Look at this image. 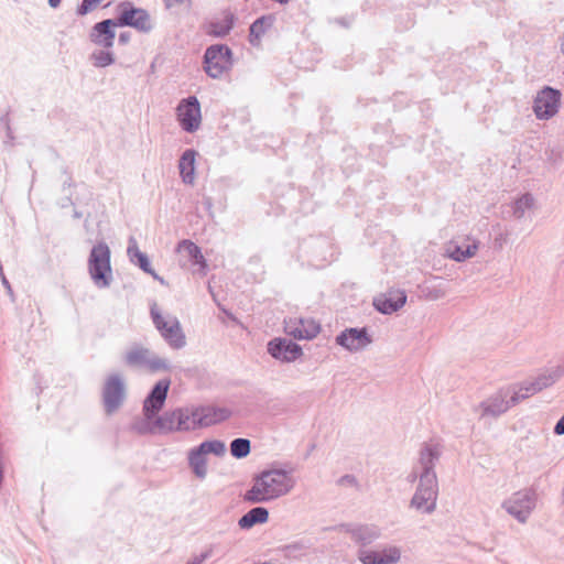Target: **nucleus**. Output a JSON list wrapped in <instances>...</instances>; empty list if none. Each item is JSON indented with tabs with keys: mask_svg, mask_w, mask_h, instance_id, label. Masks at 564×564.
<instances>
[{
	"mask_svg": "<svg viewBox=\"0 0 564 564\" xmlns=\"http://www.w3.org/2000/svg\"><path fill=\"white\" fill-rule=\"evenodd\" d=\"M535 494L532 490H520L502 502V508L520 523H525L535 507Z\"/></svg>",
	"mask_w": 564,
	"mask_h": 564,
	"instance_id": "6e6552de",
	"label": "nucleus"
},
{
	"mask_svg": "<svg viewBox=\"0 0 564 564\" xmlns=\"http://www.w3.org/2000/svg\"><path fill=\"white\" fill-rule=\"evenodd\" d=\"M176 118L180 127L187 133H194L200 128V104L195 96L183 98L176 107Z\"/></svg>",
	"mask_w": 564,
	"mask_h": 564,
	"instance_id": "1a4fd4ad",
	"label": "nucleus"
},
{
	"mask_svg": "<svg viewBox=\"0 0 564 564\" xmlns=\"http://www.w3.org/2000/svg\"><path fill=\"white\" fill-rule=\"evenodd\" d=\"M62 0H48V3L53 7V8H56L59 3H61Z\"/></svg>",
	"mask_w": 564,
	"mask_h": 564,
	"instance_id": "864d4df0",
	"label": "nucleus"
},
{
	"mask_svg": "<svg viewBox=\"0 0 564 564\" xmlns=\"http://www.w3.org/2000/svg\"><path fill=\"white\" fill-rule=\"evenodd\" d=\"M197 447L204 455L213 454L215 456H223L226 453V445L219 440L205 441Z\"/></svg>",
	"mask_w": 564,
	"mask_h": 564,
	"instance_id": "2f4dec72",
	"label": "nucleus"
},
{
	"mask_svg": "<svg viewBox=\"0 0 564 564\" xmlns=\"http://www.w3.org/2000/svg\"><path fill=\"white\" fill-rule=\"evenodd\" d=\"M151 319L165 343L173 349H182L186 345V337L181 323L172 314H163L155 302L150 305Z\"/></svg>",
	"mask_w": 564,
	"mask_h": 564,
	"instance_id": "20e7f679",
	"label": "nucleus"
},
{
	"mask_svg": "<svg viewBox=\"0 0 564 564\" xmlns=\"http://www.w3.org/2000/svg\"><path fill=\"white\" fill-rule=\"evenodd\" d=\"M275 18L272 14H267L258 18L250 25L249 42L256 46L260 43L261 37L270 30L274 24Z\"/></svg>",
	"mask_w": 564,
	"mask_h": 564,
	"instance_id": "5701e85b",
	"label": "nucleus"
},
{
	"mask_svg": "<svg viewBox=\"0 0 564 564\" xmlns=\"http://www.w3.org/2000/svg\"><path fill=\"white\" fill-rule=\"evenodd\" d=\"M200 429L197 422L196 408H177L173 411L164 412L154 420L143 419V432L151 433H172L189 432Z\"/></svg>",
	"mask_w": 564,
	"mask_h": 564,
	"instance_id": "7ed1b4c3",
	"label": "nucleus"
},
{
	"mask_svg": "<svg viewBox=\"0 0 564 564\" xmlns=\"http://www.w3.org/2000/svg\"><path fill=\"white\" fill-rule=\"evenodd\" d=\"M401 558V550L395 545L382 549H360L358 560L362 564H397Z\"/></svg>",
	"mask_w": 564,
	"mask_h": 564,
	"instance_id": "2eb2a0df",
	"label": "nucleus"
},
{
	"mask_svg": "<svg viewBox=\"0 0 564 564\" xmlns=\"http://www.w3.org/2000/svg\"><path fill=\"white\" fill-rule=\"evenodd\" d=\"M188 465L196 477L203 479L207 474L206 455L198 447H194L188 452Z\"/></svg>",
	"mask_w": 564,
	"mask_h": 564,
	"instance_id": "cd10ccee",
	"label": "nucleus"
},
{
	"mask_svg": "<svg viewBox=\"0 0 564 564\" xmlns=\"http://www.w3.org/2000/svg\"><path fill=\"white\" fill-rule=\"evenodd\" d=\"M513 405L511 403V391L510 389H500L482 402H480L475 409L481 410L480 416L497 417L509 410Z\"/></svg>",
	"mask_w": 564,
	"mask_h": 564,
	"instance_id": "4468645a",
	"label": "nucleus"
},
{
	"mask_svg": "<svg viewBox=\"0 0 564 564\" xmlns=\"http://www.w3.org/2000/svg\"><path fill=\"white\" fill-rule=\"evenodd\" d=\"M294 487V479L283 469H267L256 475L243 495V501L265 503L288 495Z\"/></svg>",
	"mask_w": 564,
	"mask_h": 564,
	"instance_id": "f03ea898",
	"label": "nucleus"
},
{
	"mask_svg": "<svg viewBox=\"0 0 564 564\" xmlns=\"http://www.w3.org/2000/svg\"><path fill=\"white\" fill-rule=\"evenodd\" d=\"M152 29V24L150 21V15L147 11L143 10V33L148 32Z\"/></svg>",
	"mask_w": 564,
	"mask_h": 564,
	"instance_id": "c03bdc74",
	"label": "nucleus"
},
{
	"mask_svg": "<svg viewBox=\"0 0 564 564\" xmlns=\"http://www.w3.org/2000/svg\"><path fill=\"white\" fill-rule=\"evenodd\" d=\"M560 48L562 54L564 55V34L560 37Z\"/></svg>",
	"mask_w": 564,
	"mask_h": 564,
	"instance_id": "603ef678",
	"label": "nucleus"
},
{
	"mask_svg": "<svg viewBox=\"0 0 564 564\" xmlns=\"http://www.w3.org/2000/svg\"><path fill=\"white\" fill-rule=\"evenodd\" d=\"M310 544L305 541H296L279 549L282 557L288 560H300L308 553Z\"/></svg>",
	"mask_w": 564,
	"mask_h": 564,
	"instance_id": "bb28decb",
	"label": "nucleus"
},
{
	"mask_svg": "<svg viewBox=\"0 0 564 564\" xmlns=\"http://www.w3.org/2000/svg\"><path fill=\"white\" fill-rule=\"evenodd\" d=\"M221 552L220 543H210L204 547V550L197 554V556L203 561H207L208 558L219 555Z\"/></svg>",
	"mask_w": 564,
	"mask_h": 564,
	"instance_id": "e433bc0d",
	"label": "nucleus"
},
{
	"mask_svg": "<svg viewBox=\"0 0 564 564\" xmlns=\"http://www.w3.org/2000/svg\"><path fill=\"white\" fill-rule=\"evenodd\" d=\"M166 8H172L175 4H184L191 0H163Z\"/></svg>",
	"mask_w": 564,
	"mask_h": 564,
	"instance_id": "a18cd8bd",
	"label": "nucleus"
},
{
	"mask_svg": "<svg viewBox=\"0 0 564 564\" xmlns=\"http://www.w3.org/2000/svg\"><path fill=\"white\" fill-rule=\"evenodd\" d=\"M89 272L98 286H107L111 280L110 250L107 245L95 246L89 257Z\"/></svg>",
	"mask_w": 564,
	"mask_h": 564,
	"instance_id": "0eeeda50",
	"label": "nucleus"
},
{
	"mask_svg": "<svg viewBox=\"0 0 564 564\" xmlns=\"http://www.w3.org/2000/svg\"><path fill=\"white\" fill-rule=\"evenodd\" d=\"M300 250L308 257V263L315 268H324L335 256L333 243L327 237H312L301 243Z\"/></svg>",
	"mask_w": 564,
	"mask_h": 564,
	"instance_id": "423d86ee",
	"label": "nucleus"
},
{
	"mask_svg": "<svg viewBox=\"0 0 564 564\" xmlns=\"http://www.w3.org/2000/svg\"><path fill=\"white\" fill-rule=\"evenodd\" d=\"M443 295H444V293H443V292L435 291V293L433 294L432 299H434V300H435V299H438V297H441V296H443Z\"/></svg>",
	"mask_w": 564,
	"mask_h": 564,
	"instance_id": "6e6d98bb",
	"label": "nucleus"
},
{
	"mask_svg": "<svg viewBox=\"0 0 564 564\" xmlns=\"http://www.w3.org/2000/svg\"><path fill=\"white\" fill-rule=\"evenodd\" d=\"M422 467L420 465V455L417 456L416 463L413 465L412 471L408 476L409 482H414L415 480L420 481V475L422 474Z\"/></svg>",
	"mask_w": 564,
	"mask_h": 564,
	"instance_id": "ea45409f",
	"label": "nucleus"
},
{
	"mask_svg": "<svg viewBox=\"0 0 564 564\" xmlns=\"http://www.w3.org/2000/svg\"><path fill=\"white\" fill-rule=\"evenodd\" d=\"M155 280H158L161 284H165V281L162 276L155 273V271L152 269V273H150Z\"/></svg>",
	"mask_w": 564,
	"mask_h": 564,
	"instance_id": "8fccbe9b",
	"label": "nucleus"
},
{
	"mask_svg": "<svg viewBox=\"0 0 564 564\" xmlns=\"http://www.w3.org/2000/svg\"><path fill=\"white\" fill-rule=\"evenodd\" d=\"M406 295L404 292L389 293L373 299L375 308L382 314H392L404 306Z\"/></svg>",
	"mask_w": 564,
	"mask_h": 564,
	"instance_id": "a211bd4d",
	"label": "nucleus"
},
{
	"mask_svg": "<svg viewBox=\"0 0 564 564\" xmlns=\"http://www.w3.org/2000/svg\"><path fill=\"white\" fill-rule=\"evenodd\" d=\"M561 376V371L558 369L554 371L543 372L539 375L535 379L532 380V382L535 383V390H543L544 388H547L552 386Z\"/></svg>",
	"mask_w": 564,
	"mask_h": 564,
	"instance_id": "f704fd0d",
	"label": "nucleus"
},
{
	"mask_svg": "<svg viewBox=\"0 0 564 564\" xmlns=\"http://www.w3.org/2000/svg\"><path fill=\"white\" fill-rule=\"evenodd\" d=\"M562 94L558 89L545 86L538 91L533 100V111L538 119L549 120L560 109Z\"/></svg>",
	"mask_w": 564,
	"mask_h": 564,
	"instance_id": "9d476101",
	"label": "nucleus"
},
{
	"mask_svg": "<svg viewBox=\"0 0 564 564\" xmlns=\"http://www.w3.org/2000/svg\"><path fill=\"white\" fill-rule=\"evenodd\" d=\"M533 205V197L531 194H523L512 205V214L517 218L524 216L525 212Z\"/></svg>",
	"mask_w": 564,
	"mask_h": 564,
	"instance_id": "72a5a7b5",
	"label": "nucleus"
},
{
	"mask_svg": "<svg viewBox=\"0 0 564 564\" xmlns=\"http://www.w3.org/2000/svg\"><path fill=\"white\" fill-rule=\"evenodd\" d=\"M204 204L206 205V207H207L208 209H210V208H212V206H213V204H212V199H210V198H205V199H204Z\"/></svg>",
	"mask_w": 564,
	"mask_h": 564,
	"instance_id": "5fc2aeb1",
	"label": "nucleus"
},
{
	"mask_svg": "<svg viewBox=\"0 0 564 564\" xmlns=\"http://www.w3.org/2000/svg\"><path fill=\"white\" fill-rule=\"evenodd\" d=\"M337 482L339 486H350V487L357 486L356 477L354 475H349V474L341 476Z\"/></svg>",
	"mask_w": 564,
	"mask_h": 564,
	"instance_id": "79ce46f5",
	"label": "nucleus"
},
{
	"mask_svg": "<svg viewBox=\"0 0 564 564\" xmlns=\"http://www.w3.org/2000/svg\"><path fill=\"white\" fill-rule=\"evenodd\" d=\"M235 24V15L226 12L223 18L214 19L205 24V33L213 37H225L230 33Z\"/></svg>",
	"mask_w": 564,
	"mask_h": 564,
	"instance_id": "4be33fe9",
	"label": "nucleus"
},
{
	"mask_svg": "<svg viewBox=\"0 0 564 564\" xmlns=\"http://www.w3.org/2000/svg\"><path fill=\"white\" fill-rule=\"evenodd\" d=\"M203 64L210 78H220L232 67V51L226 44H213L206 48Z\"/></svg>",
	"mask_w": 564,
	"mask_h": 564,
	"instance_id": "39448f33",
	"label": "nucleus"
},
{
	"mask_svg": "<svg viewBox=\"0 0 564 564\" xmlns=\"http://www.w3.org/2000/svg\"><path fill=\"white\" fill-rule=\"evenodd\" d=\"M137 14H138V10L123 11L119 19L120 24L137 25L138 24V20L135 19Z\"/></svg>",
	"mask_w": 564,
	"mask_h": 564,
	"instance_id": "58836bf2",
	"label": "nucleus"
},
{
	"mask_svg": "<svg viewBox=\"0 0 564 564\" xmlns=\"http://www.w3.org/2000/svg\"><path fill=\"white\" fill-rule=\"evenodd\" d=\"M268 354L281 362H292L303 354L302 347L286 338L275 337L267 345Z\"/></svg>",
	"mask_w": 564,
	"mask_h": 564,
	"instance_id": "ddd939ff",
	"label": "nucleus"
},
{
	"mask_svg": "<svg viewBox=\"0 0 564 564\" xmlns=\"http://www.w3.org/2000/svg\"><path fill=\"white\" fill-rule=\"evenodd\" d=\"M478 246L477 240L463 245H459L457 241H451L446 245L445 254L456 262H462L474 257Z\"/></svg>",
	"mask_w": 564,
	"mask_h": 564,
	"instance_id": "412c9836",
	"label": "nucleus"
},
{
	"mask_svg": "<svg viewBox=\"0 0 564 564\" xmlns=\"http://www.w3.org/2000/svg\"><path fill=\"white\" fill-rule=\"evenodd\" d=\"M177 252L186 258L192 265L197 267L194 271L200 275H205L207 273L208 264L206 259L204 258L200 248L191 240L184 239L178 242Z\"/></svg>",
	"mask_w": 564,
	"mask_h": 564,
	"instance_id": "dca6fc26",
	"label": "nucleus"
},
{
	"mask_svg": "<svg viewBox=\"0 0 564 564\" xmlns=\"http://www.w3.org/2000/svg\"><path fill=\"white\" fill-rule=\"evenodd\" d=\"M196 408L197 422L200 427H207L220 423L231 415L227 408L213 405H198Z\"/></svg>",
	"mask_w": 564,
	"mask_h": 564,
	"instance_id": "f3484780",
	"label": "nucleus"
},
{
	"mask_svg": "<svg viewBox=\"0 0 564 564\" xmlns=\"http://www.w3.org/2000/svg\"><path fill=\"white\" fill-rule=\"evenodd\" d=\"M101 0H84L82 6L78 8V13L84 15L91 11Z\"/></svg>",
	"mask_w": 564,
	"mask_h": 564,
	"instance_id": "a19ab883",
	"label": "nucleus"
},
{
	"mask_svg": "<svg viewBox=\"0 0 564 564\" xmlns=\"http://www.w3.org/2000/svg\"><path fill=\"white\" fill-rule=\"evenodd\" d=\"M321 330V327L314 321L300 319L299 326H286V332L296 339H312Z\"/></svg>",
	"mask_w": 564,
	"mask_h": 564,
	"instance_id": "393cba45",
	"label": "nucleus"
},
{
	"mask_svg": "<svg viewBox=\"0 0 564 564\" xmlns=\"http://www.w3.org/2000/svg\"><path fill=\"white\" fill-rule=\"evenodd\" d=\"M127 360H128V362H129V364H132V365H133V364H137V361H138V355H137V354H134V352H131V354H129V355L127 356Z\"/></svg>",
	"mask_w": 564,
	"mask_h": 564,
	"instance_id": "de8ad7c7",
	"label": "nucleus"
},
{
	"mask_svg": "<svg viewBox=\"0 0 564 564\" xmlns=\"http://www.w3.org/2000/svg\"><path fill=\"white\" fill-rule=\"evenodd\" d=\"M350 533L354 541L360 543L362 546L370 544L379 536L378 530L368 525H358L354 528Z\"/></svg>",
	"mask_w": 564,
	"mask_h": 564,
	"instance_id": "c85d7f7f",
	"label": "nucleus"
},
{
	"mask_svg": "<svg viewBox=\"0 0 564 564\" xmlns=\"http://www.w3.org/2000/svg\"><path fill=\"white\" fill-rule=\"evenodd\" d=\"M535 387H536L535 383L532 381L523 382L520 386L518 391H513L511 393V403L517 404L521 400H524V399L529 398L530 395H533V394L540 392L539 390H535Z\"/></svg>",
	"mask_w": 564,
	"mask_h": 564,
	"instance_id": "473e14b6",
	"label": "nucleus"
},
{
	"mask_svg": "<svg viewBox=\"0 0 564 564\" xmlns=\"http://www.w3.org/2000/svg\"><path fill=\"white\" fill-rule=\"evenodd\" d=\"M145 352L143 350V367H147L152 373L170 370L171 366L167 359L159 356L147 357Z\"/></svg>",
	"mask_w": 564,
	"mask_h": 564,
	"instance_id": "c756f323",
	"label": "nucleus"
},
{
	"mask_svg": "<svg viewBox=\"0 0 564 564\" xmlns=\"http://www.w3.org/2000/svg\"><path fill=\"white\" fill-rule=\"evenodd\" d=\"M212 525L218 534H226L232 528V520L229 518L217 517L212 520Z\"/></svg>",
	"mask_w": 564,
	"mask_h": 564,
	"instance_id": "c9c22d12",
	"label": "nucleus"
},
{
	"mask_svg": "<svg viewBox=\"0 0 564 564\" xmlns=\"http://www.w3.org/2000/svg\"><path fill=\"white\" fill-rule=\"evenodd\" d=\"M335 343L350 352L364 350L372 343L367 327H349L341 330Z\"/></svg>",
	"mask_w": 564,
	"mask_h": 564,
	"instance_id": "f8f14e48",
	"label": "nucleus"
},
{
	"mask_svg": "<svg viewBox=\"0 0 564 564\" xmlns=\"http://www.w3.org/2000/svg\"><path fill=\"white\" fill-rule=\"evenodd\" d=\"M273 2H276L279 4H286L290 0H272Z\"/></svg>",
	"mask_w": 564,
	"mask_h": 564,
	"instance_id": "4d7b16f0",
	"label": "nucleus"
},
{
	"mask_svg": "<svg viewBox=\"0 0 564 564\" xmlns=\"http://www.w3.org/2000/svg\"><path fill=\"white\" fill-rule=\"evenodd\" d=\"M443 453V445L438 440L432 438L424 442L420 448V465L422 474L420 482L410 501V507L426 514H431L436 509L438 497V481L435 473V465Z\"/></svg>",
	"mask_w": 564,
	"mask_h": 564,
	"instance_id": "f257e3e1",
	"label": "nucleus"
},
{
	"mask_svg": "<svg viewBox=\"0 0 564 564\" xmlns=\"http://www.w3.org/2000/svg\"><path fill=\"white\" fill-rule=\"evenodd\" d=\"M197 152L194 149H186L178 160V171L182 182L193 185L195 181V161Z\"/></svg>",
	"mask_w": 564,
	"mask_h": 564,
	"instance_id": "aec40b11",
	"label": "nucleus"
},
{
	"mask_svg": "<svg viewBox=\"0 0 564 564\" xmlns=\"http://www.w3.org/2000/svg\"><path fill=\"white\" fill-rule=\"evenodd\" d=\"M123 399V386L117 377H110L105 384L104 401L108 412L115 411Z\"/></svg>",
	"mask_w": 564,
	"mask_h": 564,
	"instance_id": "6ab92c4d",
	"label": "nucleus"
},
{
	"mask_svg": "<svg viewBox=\"0 0 564 564\" xmlns=\"http://www.w3.org/2000/svg\"><path fill=\"white\" fill-rule=\"evenodd\" d=\"M268 519L269 511L267 508L254 507L238 520V525L241 530H250L257 524L265 523Z\"/></svg>",
	"mask_w": 564,
	"mask_h": 564,
	"instance_id": "b1692460",
	"label": "nucleus"
},
{
	"mask_svg": "<svg viewBox=\"0 0 564 564\" xmlns=\"http://www.w3.org/2000/svg\"><path fill=\"white\" fill-rule=\"evenodd\" d=\"M143 272L152 273V267L149 258L143 253Z\"/></svg>",
	"mask_w": 564,
	"mask_h": 564,
	"instance_id": "49530a36",
	"label": "nucleus"
},
{
	"mask_svg": "<svg viewBox=\"0 0 564 564\" xmlns=\"http://www.w3.org/2000/svg\"><path fill=\"white\" fill-rule=\"evenodd\" d=\"M128 253L130 256L131 261L134 262L137 265L141 267V252L139 250L137 239L130 240Z\"/></svg>",
	"mask_w": 564,
	"mask_h": 564,
	"instance_id": "4c0bfd02",
	"label": "nucleus"
},
{
	"mask_svg": "<svg viewBox=\"0 0 564 564\" xmlns=\"http://www.w3.org/2000/svg\"><path fill=\"white\" fill-rule=\"evenodd\" d=\"M251 451V443L248 438L238 437L230 443V454L237 459L247 457Z\"/></svg>",
	"mask_w": 564,
	"mask_h": 564,
	"instance_id": "7c9ffc66",
	"label": "nucleus"
},
{
	"mask_svg": "<svg viewBox=\"0 0 564 564\" xmlns=\"http://www.w3.org/2000/svg\"><path fill=\"white\" fill-rule=\"evenodd\" d=\"M116 25L117 23L112 20H105L100 23H97L94 28V41L106 47L111 46L115 37L112 28Z\"/></svg>",
	"mask_w": 564,
	"mask_h": 564,
	"instance_id": "a878e982",
	"label": "nucleus"
},
{
	"mask_svg": "<svg viewBox=\"0 0 564 564\" xmlns=\"http://www.w3.org/2000/svg\"><path fill=\"white\" fill-rule=\"evenodd\" d=\"M110 62H111V59H110L109 55H106L104 58L100 59L98 65L105 66V65L109 64Z\"/></svg>",
	"mask_w": 564,
	"mask_h": 564,
	"instance_id": "3c124183",
	"label": "nucleus"
},
{
	"mask_svg": "<svg viewBox=\"0 0 564 564\" xmlns=\"http://www.w3.org/2000/svg\"><path fill=\"white\" fill-rule=\"evenodd\" d=\"M553 432L555 435H564V414L556 422Z\"/></svg>",
	"mask_w": 564,
	"mask_h": 564,
	"instance_id": "37998d69",
	"label": "nucleus"
},
{
	"mask_svg": "<svg viewBox=\"0 0 564 564\" xmlns=\"http://www.w3.org/2000/svg\"><path fill=\"white\" fill-rule=\"evenodd\" d=\"M171 386L170 378L159 380L143 400V419L154 420L164 406Z\"/></svg>",
	"mask_w": 564,
	"mask_h": 564,
	"instance_id": "9b49d317",
	"label": "nucleus"
},
{
	"mask_svg": "<svg viewBox=\"0 0 564 564\" xmlns=\"http://www.w3.org/2000/svg\"><path fill=\"white\" fill-rule=\"evenodd\" d=\"M204 562L197 556L194 555L186 564H203Z\"/></svg>",
	"mask_w": 564,
	"mask_h": 564,
	"instance_id": "09e8293b",
	"label": "nucleus"
}]
</instances>
